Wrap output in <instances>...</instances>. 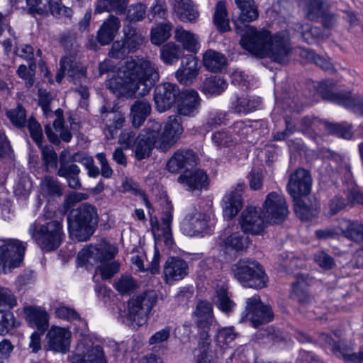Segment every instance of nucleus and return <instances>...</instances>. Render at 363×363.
I'll list each match as a JSON object with an SVG mask.
<instances>
[{
	"label": "nucleus",
	"instance_id": "obj_1",
	"mask_svg": "<svg viewBox=\"0 0 363 363\" xmlns=\"http://www.w3.org/2000/svg\"><path fill=\"white\" fill-rule=\"evenodd\" d=\"M160 79L157 66L150 60L141 58L130 59L118 69L107 82L106 86L113 93L126 92L145 96Z\"/></svg>",
	"mask_w": 363,
	"mask_h": 363
},
{
	"label": "nucleus",
	"instance_id": "obj_2",
	"mask_svg": "<svg viewBox=\"0 0 363 363\" xmlns=\"http://www.w3.org/2000/svg\"><path fill=\"white\" fill-rule=\"evenodd\" d=\"M235 24L237 32L242 35L240 44L244 49L258 57H267L281 65L289 62L291 49L287 32H278L272 36L267 30H257L249 25L240 26L238 22Z\"/></svg>",
	"mask_w": 363,
	"mask_h": 363
},
{
	"label": "nucleus",
	"instance_id": "obj_3",
	"mask_svg": "<svg viewBox=\"0 0 363 363\" xmlns=\"http://www.w3.org/2000/svg\"><path fill=\"white\" fill-rule=\"evenodd\" d=\"M117 253L114 245L104 244L100 247L90 245L82 249L77 255V259L82 265H95L101 263L95 269L93 280L96 283L100 279H111L119 272V264L117 262H108L113 259Z\"/></svg>",
	"mask_w": 363,
	"mask_h": 363
},
{
	"label": "nucleus",
	"instance_id": "obj_4",
	"mask_svg": "<svg viewBox=\"0 0 363 363\" xmlns=\"http://www.w3.org/2000/svg\"><path fill=\"white\" fill-rule=\"evenodd\" d=\"M38 147L41 149V157L46 172L55 169L56 175L65 179L68 187L74 190L82 188L79 178L81 169L77 164L72 162V154L69 150H63L58 157L53 147L43 145Z\"/></svg>",
	"mask_w": 363,
	"mask_h": 363
},
{
	"label": "nucleus",
	"instance_id": "obj_5",
	"mask_svg": "<svg viewBox=\"0 0 363 363\" xmlns=\"http://www.w3.org/2000/svg\"><path fill=\"white\" fill-rule=\"evenodd\" d=\"M157 302V296H132L125 304L119 303L118 318L133 330L145 325L148 315Z\"/></svg>",
	"mask_w": 363,
	"mask_h": 363
},
{
	"label": "nucleus",
	"instance_id": "obj_6",
	"mask_svg": "<svg viewBox=\"0 0 363 363\" xmlns=\"http://www.w3.org/2000/svg\"><path fill=\"white\" fill-rule=\"evenodd\" d=\"M96 208L87 203L70 211L67 216L69 234L79 241H86L94 233L98 224Z\"/></svg>",
	"mask_w": 363,
	"mask_h": 363
},
{
	"label": "nucleus",
	"instance_id": "obj_7",
	"mask_svg": "<svg viewBox=\"0 0 363 363\" xmlns=\"http://www.w3.org/2000/svg\"><path fill=\"white\" fill-rule=\"evenodd\" d=\"M28 233L34 242L47 252L57 249L65 237L61 220L43 223L41 218H38L30 224Z\"/></svg>",
	"mask_w": 363,
	"mask_h": 363
},
{
	"label": "nucleus",
	"instance_id": "obj_8",
	"mask_svg": "<svg viewBox=\"0 0 363 363\" xmlns=\"http://www.w3.org/2000/svg\"><path fill=\"white\" fill-rule=\"evenodd\" d=\"M233 271L235 277L244 287L260 289L266 286L267 276L255 260L241 259L234 265Z\"/></svg>",
	"mask_w": 363,
	"mask_h": 363
},
{
	"label": "nucleus",
	"instance_id": "obj_9",
	"mask_svg": "<svg viewBox=\"0 0 363 363\" xmlns=\"http://www.w3.org/2000/svg\"><path fill=\"white\" fill-rule=\"evenodd\" d=\"M335 83L332 80H325L316 86V91L323 100L343 106L347 108H353L363 115V99L360 96L352 97L349 91L335 92L333 91Z\"/></svg>",
	"mask_w": 363,
	"mask_h": 363
},
{
	"label": "nucleus",
	"instance_id": "obj_10",
	"mask_svg": "<svg viewBox=\"0 0 363 363\" xmlns=\"http://www.w3.org/2000/svg\"><path fill=\"white\" fill-rule=\"evenodd\" d=\"M162 124L155 120H149L144 129L138 135L133 147L137 160H141L150 156L156 143L158 144L159 131Z\"/></svg>",
	"mask_w": 363,
	"mask_h": 363
},
{
	"label": "nucleus",
	"instance_id": "obj_11",
	"mask_svg": "<svg viewBox=\"0 0 363 363\" xmlns=\"http://www.w3.org/2000/svg\"><path fill=\"white\" fill-rule=\"evenodd\" d=\"M274 318V314L269 304L262 302L259 298L251 297L246 301L245 309L240 322L249 321L254 328H258L272 322Z\"/></svg>",
	"mask_w": 363,
	"mask_h": 363
},
{
	"label": "nucleus",
	"instance_id": "obj_12",
	"mask_svg": "<svg viewBox=\"0 0 363 363\" xmlns=\"http://www.w3.org/2000/svg\"><path fill=\"white\" fill-rule=\"evenodd\" d=\"M262 207V213L268 223H280L289 213L285 198L274 191L267 194Z\"/></svg>",
	"mask_w": 363,
	"mask_h": 363
},
{
	"label": "nucleus",
	"instance_id": "obj_13",
	"mask_svg": "<svg viewBox=\"0 0 363 363\" xmlns=\"http://www.w3.org/2000/svg\"><path fill=\"white\" fill-rule=\"evenodd\" d=\"M71 363H107L103 348L94 346L89 338H83L77 345L75 353L69 357Z\"/></svg>",
	"mask_w": 363,
	"mask_h": 363
},
{
	"label": "nucleus",
	"instance_id": "obj_14",
	"mask_svg": "<svg viewBox=\"0 0 363 363\" xmlns=\"http://www.w3.org/2000/svg\"><path fill=\"white\" fill-rule=\"evenodd\" d=\"M183 131L181 118L174 115L169 116L164 123L162 131H159L157 148L167 152L176 143Z\"/></svg>",
	"mask_w": 363,
	"mask_h": 363
},
{
	"label": "nucleus",
	"instance_id": "obj_15",
	"mask_svg": "<svg viewBox=\"0 0 363 363\" xmlns=\"http://www.w3.org/2000/svg\"><path fill=\"white\" fill-rule=\"evenodd\" d=\"M312 178L308 171L298 168L291 174L287 191L293 199L308 196L311 190Z\"/></svg>",
	"mask_w": 363,
	"mask_h": 363
},
{
	"label": "nucleus",
	"instance_id": "obj_16",
	"mask_svg": "<svg viewBox=\"0 0 363 363\" xmlns=\"http://www.w3.org/2000/svg\"><path fill=\"white\" fill-rule=\"evenodd\" d=\"M181 92L175 84L165 82L157 86L154 94L157 110L164 112L171 108L177 99H179Z\"/></svg>",
	"mask_w": 363,
	"mask_h": 363
},
{
	"label": "nucleus",
	"instance_id": "obj_17",
	"mask_svg": "<svg viewBox=\"0 0 363 363\" xmlns=\"http://www.w3.org/2000/svg\"><path fill=\"white\" fill-rule=\"evenodd\" d=\"M265 221L261 209L255 206H250L245 209L239 218L241 229L245 233L252 235H259L264 230Z\"/></svg>",
	"mask_w": 363,
	"mask_h": 363
},
{
	"label": "nucleus",
	"instance_id": "obj_18",
	"mask_svg": "<svg viewBox=\"0 0 363 363\" xmlns=\"http://www.w3.org/2000/svg\"><path fill=\"white\" fill-rule=\"evenodd\" d=\"M71 333L64 328L52 326L46 335L45 348L55 352L65 354L69 350Z\"/></svg>",
	"mask_w": 363,
	"mask_h": 363
},
{
	"label": "nucleus",
	"instance_id": "obj_19",
	"mask_svg": "<svg viewBox=\"0 0 363 363\" xmlns=\"http://www.w3.org/2000/svg\"><path fill=\"white\" fill-rule=\"evenodd\" d=\"M247 246L248 238L240 232L233 233L230 228H226L218 240V249L225 254L242 251Z\"/></svg>",
	"mask_w": 363,
	"mask_h": 363
},
{
	"label": "nucleus",
	"instance_id": "obj_20",
	"mask_svg": "<svg viewBox=\"0 0 363 363\" xmlns=\"http://www.w3.org/2000/svg\"><path fill=\"white\" fill-rule=\"evenodd\" d=\"M210 216L193 208L182 223V230L189 236L198 235L204 232L210 222Z\"/></svg>",
	"mask_w": 363,
	"mask_h": 363
},
{
	"label": "nucleus",
	"instance_id": "obj_21",
	"mask_svg": "<svg viewBox=\"0 0 363 363\" xmlns=\"http://www.w3.org/2000/svg\"><path fill=\"white\" fill-rule=\"evenodd\" d=\"M60 69L56 74V81L61 82L64 76L67 75L71 81L77 84L86 79V69L76 60L74 56H65L61 58Z\"/></svg>",
	"mask_w": 363,
	"mask_h": 363
},
{
	"label": "nucleus",
	"instance_id": "obj_22",
	"mask_svg": "<svg viewBox=\"0 0 363 363\" xmlns=\"http://www.w3.org/2000/svg\"><path fill=\"white\" fill-rule=\"evenodd\" d=\"M25 320L30 328L45 333L49 328L50 315L45 308L38 306H25L23 308Z\"/></svg>",
	"mask_w": 363,
	"mask_h": 363
},
{
	"label": "nucleus",
	"instance_id": "obj_23",
	"mask_svg": "<svg viewBox=\"0 0 363 363\" xmlns=\"http://www.w3.org/2000/svg\"><path fill=\"white\" fill-rule=\"evenodd\" d=\"M201 106V98L197 91L186 89L181 92L177 106L178 116L194 117Z\"/></svg>",
	"mask_w": 363,
	"mask_h": 363
},
{
	"label": "nucleus",
	"instance_id": "obj_24",
	"mask_svg": "<svg viewBox=\"0 0 363 363\" xmlns=\"http://www.w3.org/2000/svg\"><path fill=\"white\" fill-rule=\"evenodd\" d=\"M16 304L14 296H0V335H6L13 328L19 326L13 313L6 309L13 308Z\"/></svg>",
	"mask_w": 363,
	"mask_h": 363
},
{
	"label": "nucleus",
	"instance_id": "obj_25",
	"mask_svg": "<svg viewBox=\"0 0 363 363\" xmlns=\"http://www.w3.org/2000/svg\"><path fill=\"white\" fill-rule=\"evenodd\" d=\"M197 164V157L191 150H179L168 160L167 169L171 172H177L184 169L189 171Z\"/></svg>",
	"mask_w": 363,
	"mask_h": 363
},
{
	"label": "nucleus",
	"instance_id": "obj_26",
	"mask_svg": "<svg viewBox=\"0 0 363 363\" xmlns=\"http://www.w3.org/2000/svg\"><path fill=\"white\" fill-rule=\"evenodd\" d=\"M243 183H239L234 189L227 193L223 199L224 216L231 219L240 211L242 206Z\"/></svg>",
	"mask_w": 363,
	"mask_h": 363
},
{
	"label": "nucleus",
	"instance_id": "obj_27",
	"mask_svg": "<svg viewBox=\"0 0 363 363\" xmlns=\"http://www.w3.org/2000/svg\"><path fill=\"white\" fill-rule=\"evenodd\" d=\"M100 113L106 125L105 134L107 139L114 138L117 130L123 126L125 122L124 114L118 110H108L105 106L101 108Z\"/></svg>",
	"mask_w": 363,
	"mask_h": 363
},
{
	"label": "nucleus",
	"instance_id": "obj_28",
	"mask_svg": "<svg viewBox=\"0 0 363 363\" xmlns=\"http://www.w3.org/2000/svg\"><path fill=\"white\" fill-rule=\"evenodd\" d=\"M189 273L188 264L179 257L169 258L164 267V274L167 282L182 279Z\"/></svg>",
	"mask_w": 363,
	"mask_h": 363
},
{
	"label": "nucleus",
	"instance_id": "obj_29",
	"mask_svg": "<svg viewBox=\"0 0 363 363\" xmlns=\"http://www.w3.org/2000/svg\"><path fill=\"white\" fill-rule=\"evenodd\" d=\"M199 74L198 60L193 55H188L182 61V67L175 72L177 79L185 85L191 84Z\"/></svg>",
	"mask_w": 363,
	"mask_h": 363
},
{
	"label": "nucleus",
	"instance_id": "obj_30",
	"mask_svg": "<svg viewBox=\"0 0 363 363\" xmlns=\"http://www.w3.org/2000/svg\"><path fill=\"white\" fill-rule=\"evenodd\" d=\"M120 27L119 18L113 15H110L97 32V41L101 45L109 44L114 39Z\"/></svg>",
	"mask_w": 363,
	"mask_h": 363
},
{
	"label": "nucleus",
	"instance_id": "obj_31",
	"mask_svg": "<svg viewBox=\"0 0 363 363\" xmlns=\"http://www.w3.org/2000/svg\"><path fill=\"white\" fill-rule=\"evenodd\" d=\"M303 197L293 199L294 211L296 216L302 220H308L318 213V203L315 199H303Z\"/></svg>",
	"mask_w": 363,
	"mask_h": 363
},
{
	"label": "nucleus",
	"instance_id": "obj_32",
	"mask_svg": "<svg viewBox=\"0 0 363 363\" xmlns=\"http://www.w3.org/2000/svg\"><path fill=\"white\" fill-rule=\"evenodd\" d=\"M178 182L188 186L189 190H202L208 185L207 174L202 169H196L189 174H181Z\"/></svg>",
	"mask_w": 363,
	"mask_h": 363
},
{
	"label": "nucleus",
	"instance_id": "obj_33",
	"mask_svg": "<svg viewBox=\"0 0 363 363\" xmlns=\"http://www.w3.org/2000/svg\"><path fill=\"white\" fill-rule=\"evenodd\" d=\"M203 65L204 67L211 72H221L227 67V58L217 51L207 50L203 54Z\"/></svg>",
	"mask_w": 363,
	"mask_h": 363
},
{
	"label": "nucleus",
	"instance_id": "obj_34",
	"mask_svg": "<svg viewBox=\"0 0 363 363\" xmlns=\"http://www.w3.org/2000/svg\"><path fill=\"white\" fill-rule=\"evenodd\" d=\"M340 228L343 236L358 244H363V223L359 220H342Z\"/></svg>",
	"mask_w": 363,
	"mask_h": 363
},
{
	"label": "nucleus",
	"instance_id": "obj_35",
	"mask_svg": "<svg viewBox=\"0 0 363 363\" xmlns=\"http://www.w3.org/2000/svg\"><path fill=\"white\" fill-rule=\"evenodd\" d=\"M333 353L341 357L346 363H363V347L357 352H352V349L343 341L333 345Z\"/></svg>",
	"mask_w": 363,
	"mask_h": 363
},
{
	"label": "nucleus",
	"instance_id": "obj_36",
	"mask_svg": "<svg viewBox=\"0 0 363 363\" xmlns=\"http://www.w3.org/2000/svg\"><path fill=\"white\" fill-rule=\"evenodd\" d=\"M194 314L197 317L196 325L199 328H209L213 320V306L210 302L199 301Z\"/></svg>",
	"mask_w": 363,
	"mask_h": 363
},
{
	"label": "nucleus",
	"instance_id": "obj_37",
	"mask_svg": "<svg viewBox=\"0 0 363 363\" xmlns=\"http://www.w3.org/2000/svg\"><path fill=\"white\" fill-rule=\"evenodd\" d=\"M151 106L146 100H138L131 106L130 118L133 126L139 128L151 113Z\"/></svg>",
	"mask_w": 363,
	"mask_h": 363
},
{
	"label": "nucleus",
	"instance_id": "obj_38",
	"mask_svg": "<svg viewBox=\"0 0 363 363\" xmlns=\"http://www.w3.org/2000/svg\"><path fill=\"white\" fill-rule=\"evenodd\" d=\"M260 104L259 97L242 95L236 98L231 108L235 113L247 114L255 111Z\"/></svg>",
	"mask_w": 363,
	"mask_h": 363
},
{
	"label": "nucleus",
	"instance_id": "obj_39",
	"mask_svg": "<svg viewBox=\"0 0 363 363\" xmlns=\"http://www.w3.org/2000/svg\"><path fill=\"white\" fill-rule=\"evenodd\" d=\"M299 124L300 130L315 140L317 138L318 131H325V124H328V121L307 116L300 120Z\"/></svg>",
	"mask_w": 363,
	"mask_h": 363
},
{
	"label": "nucleus",
	"instance_id": "obj_40",
	"mask_svg": "<svg viewBox=\"0 0 363 363\" xmlns=\"http://www.w3.org/2000/svg\"><path fill=\"white\" fill-rule=\"evenodd\" d=\"M124 42L131 52L136 50L145 43V36L133 26L128 24L123 26Z\"/></svg>",
	"mask_w": 363,
	"mask_h": 363
},
{
	"label": "nucleus",
	"instance_id": "obj_41",
	"mask_svg": "<svg viewBox=\"0 0 363 363\" xmlns=\"http://www.w3.org/2000/svg\"><path fill=\"white\" fill-rule=\"evenodd\" d=\"M174 9L182 21L194 22L199 16L191 0H174Z\"/></svg>",
	"mask_w": 363,
	"mask_h": 363
},
{
	"label": "nucleus",
	"instance_id": "obj_42",
	"mask_svg": "<svg viewBox=\"0 0 363 363\" xmlns=\"http://www.w3.org/2000/svg\"><path fill=\"white\" fill-rule=\"evenodd\" d=\"M240 11L239 21L242 24L245 22H252L258 18L259 13L254 0H235Z\"/></svg>",
	"mask_w": 363,
	"mask_h": 363
},
{
	"label": "nucleus",
	"instance_id": "obj_43",
	"mask_svg": "<svg viewBox=\"0 0 363 363\" xmlns=\"http://www.w3.org/2000/svg\"><path fill=\"white\" fill-rule=\"evenodd\" d=\"M298 29L303 40L308 44L315 43L318 40L328 37V34L323 31L320 28L313 26L309 23L298 24Z\"/></svg>",
	"mask_w": 363,
	"mask_h": 363
},
{
	"label": "nucleus",
	"instance_id": "obj_44",
	"mask_svg": "<svg viewBox=\"0 0 363 363\" xmlns=\"http://www.w3.org/2000/svg\"><path fill=\"white\" fill-rule=\"evenodd\" d=\"M174 37L178 42L182 43L184 49L188 51L196 52L199 48L198 38L182 27L176 28Z\"/></svg>",
	"mask_w": 363,
	"mask_h": 363
},
{
	"label": "nucleus",
	"instance_id": "obj_45",
	"mask_svg": "<svg viewBox=\"0 0 363 363\" xmlns=\"http://www.w3.org/2000/svg\"><path fill=\"white\" fill-rule=\"evenodd\" d=\"M129 0H99L95 11L101 13L105 11H115L117 13H123L128 4Z\"/></svg>",
	"mask_w": 363,
	"mask_h": 363
},
{
	"label": "nucleus",
	"instance_id": "obj_46",
	"mask_svg": "<svg viewBox=\"0 0 363 363\" xmlns=\"http://www.w3.org/2000/svg\"><path fill=\"white\" fill-rule=\"evenodd\" d=\"M213 23L217 29L224 33L230 30L229 19L225 3L223 1H218L216 6L213 15Z\"/></svg>",
	"mask_w": 363,
	"mask_h": 363
},
{
	"label": "nucleus",
	"instance_id": "obj_47",
	"mask_svg": "<svg viewBox=\"0 0 363 363\" xmlns=\"http://www.w3.org/2000/svg\"><path fill=\"white\" fill-rule=\"evenodd\" d=\"M228 86V83L221 77H211L203 82L202 85L203 91L210 95H219Z\"/></svg>",
	"mask_w": 363,
	"mask_h": 363
},
{
	"label": "nucleus",
	"instance_id": "obj_48",
	"mask_svg": "<svg viewBox=\"0 0 363 363\" xmlns=\"http://www.w3.org/2000/svg\"><path fill=\"white\" fill-rule=\"evenodd\" d=\"M72 162H79L84 166L87 169V174L90 177L95 178L99 174V168L94 164L93 158L87 154L82 152H77L72 155Z\"/></svg>",
	"mask_w": 363,
	"mask_h": 363
},
{
	"label": "nucleus",
	"instance_id": "obj_49",
	"mask_svg": "<svg viewBox=\"0 0 363 363\" xmlns=\"http://www.w3.org/2000/svg\"><path fill=\"white\" fill-rule=\"evenodd\" d=\"M170 23H160L151 30V42L156 45H160L170 36L172 29Z\"/></svg>",
	"mask_w": 363,
	"mask_h": 363
},
{
	"label": "nucleus",
	"instance_id": "obj_50",
	"mask_svg": "<svg viewBox=\"0 0 363 363\" xmlns=\"http://www.w3.org/2000/svg\"><path fill=\"white\" fill-rule=\"evenodd\" d=\"M182 55L180 48L174 43H168L160 49V58L166 65L176 62Z\"/></svg>",
	"mask_w": 363,
	"mask_h": 363
},
{
	"label": "nucleus",
	"instance_id": "obj_51",
	"mask_svg": "<svg viewBox=\"0 0 363 363\" xmlns=\"http://www.w3.org/2000/svg\"><path fill=\"white\" fill-rule=\"evenodd\" d=\"M113 286L121 294H134L139 287L138 282L133 277L127 274L121 275L115 281Z\"/></svg>",
	"mask_w": 363,
	"mask_h": 363
},
{
	"label": "nucleus",
	"instance_id": "obj_52",
	"mask_svg": "<svg viewBox=\"0 0 363 363\" xmlns=\"http://www.w3.org/2000/svg\"><path fill=\"white\" fill-rule=\"evenodd\" d=\"M42 189L49 196H61L63 189L59 181L52 176H45L41 182Z\"/></svg>",
	"mask_w": 363,
	"mask_h": 363
},
{
	"label": "nucleus",
	"instance_id": "obj_53",
	"mask_svg": "<svg viewBox=\"0 0 363 363\" xmlns=\"http://www.w3.org/2000/svg\"><path fill=\"white\" fill-rule=\"evenodd\" d=\"M325 11L323 0H306V18L308 20L318 21Z\"/></svg>",
	"mask_w": 363,
	"mask_h": 363
},
{
	"label": "nucleus",
	"instance_id": "obj_54",
	"mask_svg": "<svg viewBox=\"0 0 363 363\" xmlns=\"http://www.w3.org/2000/svg\"><path fill=\"white\" fill-rule=\"evenodd\" d=\"M325 131L345 139H350L352 135V127L346 123H333L328 121Z\"/></svg>",
	"mask_w": 363,
	"mask_h": 363
},
{
	"label": "nucleus",
	"instance_id": "obj_55",
	"mask_svg": "<svg viewBox=\"0 0 363 363\" xmlns=\"http://www.w3.org/2000/svg\"><path fill=\"white\" fill-rule=\"evenodd\" d=\"M6 116L16 127H23L26 123V111L25 108L18 104L15 108L6 112Z\"/></svg>",
	"mask_w": 363,
	"mask_h": 363
},
{
	"label": "nucleus",
	"instance_id": "obj_56",
	"mask_svg": "<svg viewBox=\"0 0 363 363\" xmlns=\"http://www.w3.org/2000/svg\"><path fill=\"white\" fill-rule=\"evenodd\" d=\"M48 14L54 16H71L72 11L71 9L62 5V0H48L46 3Z\"/></svg>",
	"mask_w": 363,
	"mask_h": 363
},
{
	"label": "nucleus",
	"instance_id": "obj_57",
	"mask_svg": "<svg viewBox=\"0 0 363 363\" xmlns=\"http://www.w3.org/2000/svg\"><path fill=\"white\" fill-rule=\"evenodd\" d=\"M173 216L170 211H167L163 213L161 220L162 227L161 231L164 237V240L166 245H169L172 242V228L171 224L172 222Z\"/></svg>",
	"mask_w": 363,
	"mask_h": 363
},
{
	"label": "nucleus",
	"instance_id": "obj_58",
	"mask_svg": "<svg viewBox=\"0 0 363 363\" xmlns=\"http://www.w3.org/2000/svg\"><path fill=\"white\" fill-rule=\"evenodd\" d=\"M301 55L303 57L311 60L314 62V64L319 66L324 70L330 71L333 69V65L330 61H328L323 57L315 54L311 50H303Z\"/></svg>",
	"mask_w": 363,
	"mask_h": 363
},
{
	"label": "nucleus",
	"instance_id": "obj_59",
	"mask_svg": "<svg viewBox=\"0 0 363 363\" xmlns=\"http://www.w3.org/2000/svg\"><path fill=\"white\" fill-rule=\"evenodd\" d=\"M146 13V6L141 4L131 5L128 9L126 19L130 22L142 21Z\"/></svg>",
	"mask_w": 363,
	"mask_h": 363
},
{
	"label": "nucleus",
	"instance_id": "obj_60",
	"mask_svg": "<svg viewBox=\"0 0 363 363\" xmlns=\"http://www.w3.org/2000/svg\"><path fill=\"white\" fill-rule=\"evenodd\" d=\"M27 127L33 141L38 146H41L43 144V135L40 123L34 118H30L28 121Z\"/></svg>",
	"mask_w": 363,
	"mask_h": 363
},
{
	"label": "nucleus",
	"instance_id": "obj_61",
	"mask_svg": "<svg viewBox=\"0 0 363 363\" xmlns=\"http://www.w3.org/2000/svg\"><path fill=\"white\" fill-rule=\"evenodd\" d=\"M130 53L131 52L127 48L124 40H117L112 44L111 48L108 52V56L115 59H123Z\"/></svg>",
	"mask_w": 363,
	"mask_h": 363
},
{
	"label": "nucleus",
	"instance_id": "obj_62",
	"mask_svg": "<svg viewBox=\"0 0 363 363\" xmlns=\"http://www.w3.org/2000/svg\"><path fill=\"white\" fill-rule=\"evenodd\" d=\"M315 263L323 269L330 270L335 265L334 259L324 251L318 252L314 255Z\"/></svg>",
	"mask_w": 363,
	"mask_h": 363
},
{
	"label": "nucleus",
	"instance_id": "obj_63",
	"mask_svg": "<svg viewBox=\"0 0 363 363\" xmlns=\"http://www.w3.org/2000/svg\"><path fill=\"white\" fill-rule=\"evenodd\" d=\"M28 6V12L29 14L35 16L36 15L48 16V11L47 4H42V0H26Z\"/></svg>",
	"mask_w": 363,
	"mask_h": 363
},
{
	"label": "nucleus",
	"instance_id": "obj_64",
	"mask_svg": "<svg viewBox=\"0 0 363 363\" xmlns=\"http://www.w3.org/2000/svg\"><path fill=\"white\" fill-rule=\"evenodd\" d=\"M55 315L59 318L67 320H80V316L73 308L62 306L55 309Z\"/></svg>",
	"mask_w": 363,
	"mask_h": 363
}]
</instances>
